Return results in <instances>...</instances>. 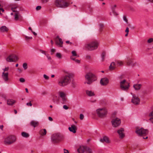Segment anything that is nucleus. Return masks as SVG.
<instances>
[{"instance_id":"29","label":"nucleus","mask_w":153,"mask_h":153,"mask_svg":"<svg viewBox=\"0 0 153 153\" xmlns=\"http://www.w3.org/2000/svg\"><path fill=\"white\" fill-rule=\"evenodd\" d=\"M141 86V85L140 84H134L133 85V87L136 90L140 89Z\"/></svg>"},{"instance_id":"15","label":"nucleus","mask_w":153,"mask_h":153,"mask_svg":"<svg viewBox=\"0 0 153 153\" xmlns=\"http://www.w3.org/2000/svg\"><path fill=\"white\" fill-rule=\"evenodd\" d=\"M55 41L56 45H59L60 47H62L63 42L62 39L59 38V36H57L55 39Z\"/></svg>"},{"instance_id":"22","label":"nucleus","mask_w":153,"mask_h":153,"mask_svg":"<svg viewBox=\"0 0 153 153\" xmlns=\"http://www.w3.org/2000/svg\"><path fill=\"white\" fill-rule=\"evenodd\" d=\"M86 93V94L89 97L94 96L95 95L94 92L91 91L87 90Z\"/></svg>"},{"instance_id":"5","label":"nucleus","mask_w":153,"mask_h":153,"mask_svg":"<svg viewBox=\"0 0 153 153\" xmlns=\"http://www.w3.org/2000/svg\"><path fill=\"white\" fill-rule=\"evenodd\" d=\"M64 139V137L62 135L58 133L54 134L51 137V140L54 143H58Z\"/></svg>"},{"instance_id":"13","label":"nucleus","mask_w":153,"mask_h":153,"mask_svg":"<svg viewBox=\"0 0 153 153\" xmlns=\"http://www.w3.org/2000/svg\"><path fill=\"white\" fill-rule=\"evenodd\" d=\"M132 95V98L131 101L134 105H137L140 104V99L138 97L134 94Z\"/></svg>"},{"instance_id":"52","label":"nucleus","mask_w":153,"mask_h":153,"mask_svg":"<svg viewBox=\"0 0 153 153\" xmlns=\"http://www.w3.org/2000/svg\"><path fill=\"white\" fill-rule=\"evenodd\" d=\"M4 11V10L2 8H0V14H1V12H3Z\"/></svg>"},{"instance_id":"44","label":"nucleus","mask_w":153,"mask_h":153,"mask_svg":"<svg viewBox=\"0 0 153 153\" xmlns=\"http://www.w3.org/2000/svg\"><path fill=\"white\" fill-rule=\"evenodd\" d=\"M41 8V7L40 6H37V7H36V10H40Z\"/></svg>"},{"instance_id":"62","label":"nucleus","mask_w":153,"mask_h":153,"mask_svg":"<svg viewBox=\"0 0 153 153\" xmlns=\"http://www.w3.org/2000/svg\"><path fill=\"white\" fill-rule=\"evenodd\" d=\"M15 8H12L11 9L13 11V12H15V13L16 12L15 10Z\"/></svg>"},{"instance_id":"27","label":"nucleus","mask_w":153,"mask_h":153,"mask_svg":"<svg viewBox=\"0 0 153 153\" xmlns=\"http://www.w3.org/2000/svg\"><path fill=\"white\" fill-rule=\"evenodd\" d=\"M47 131L45 129H42L39 131V134L41 136H44L46 134Z\"/></svg>"},{"instance_id":"20","label":"nucleus","mask_w":153,"mask_h":153,"mask_svg":"<svg viewBox=\"0 0 153 153\" xmlns=\"http://www.w3.org/2000/svg\"><path fill=\"white\" fill-rule=\"evenodd\" d=\"M100 141L102 142H105L107 143H109L110 141L108 137L106 136H104L103 137V138L100 139Z\"/></svg>"},{"instance_id":"38","label":"nucleus","mask_w":153,"mask_h":153,"mask_svg":"<svg viewBox=\"0 0 153 153\" xmlns=\"http://www.w3.org/2000/svg\"><path fill=\"white\" fill-rule=\"evenodd\" d=\"M23 67L25 69H26L27 68V64L26 63H24L23 65Z\"/></svg>"},{"instance_id":"9","label":"nucleus","mask_w":153,"mask_h":153,"mask_svg":"<svg viewBox=\"0 0 153 153\" xmlns=\"http://www.w3.org/2000/svg\"><path fill=\"white\" fill-rule=\"evenodd\" d=\"M9 69V68L8 67H5L4 68L2 69L3 72L2 73L1 76L3 79L6 82L9 80L8 71Z\"/></svg>"},{"instance_id":"3","label":"nucleus","mask_w":153,"mask_h":153,"mask_svg":"<svg viewBox=\"0 0 153 153\" xmlns=\"http://www.w3.org/2000/svg\"><path fill=\"white\" fill-rule=\"evenodd\" d=\"M85 78L86 82L85 83H87L88 84H91L94 81L96 80V77L94 74L92 73L89 72L87 73L85 76Z\"/></svg>"},{"instance_id":"19","label":"nucleus","mask_w":153,"mask_h":153,"mask_svg":"<svg viewBox=\"0 0 153 153\" xmlns=\"http://www.w3.org/2000/svg\"><path fill=\"white\" fill-rule=\"evenodd\" d=\"M68 129L70 131L75 133L76 132L77 128L75 125H72L71 126V127L68 128Z\"/></svg>"},{"instance_id":"26","label":"nucleus","mask_w":153,"mask_h":153,"mask_svg":"<svg viewBox=\"0 0 153 153\" xmlns=\"http://www.w3.org/2000/svg\"><path fill=\"white\" fill-rule=\"evenodd\" d=\"M0 30L2 32H6L8 30V29L5 26H3L0 28Z\"/></svg>"},{"instance_id":"21","label":"nucleus","mask_w":153,"mask_h":153,"mask_svg":"<svg viewBox=\"0 0 153 153\" xmlns=\"http://www.w3.org/2000/svg\"><path fill=\"white\" fill-rule=\"evenodd\" d=\"M14 20L16 21L18 20L20 16L19 13L18 12H16L14 14Z\"/></svg>"},{"instance_id":"40","label":"nucleus","mask_w":153,"mask_h":153,"mask_svg":"<svg viewBox=\"0 0 153 153\" xmlns=\"http://www.w3.org/2000/svg\"><path fill=\"white\" fill-rule=\"evenodd\" d=\"M71 86L73 88H75L76 87V84L74 82H72L71 83Z\"/></svg>"},{"instance_id":"50","label":"nucleus","mask_w":153,"mask_h":153,"mask_svg":"<svg viewBox=\"0 0 153 153\" xmlns=\"http://www.w3.org/2000/svg\"><path fill=\"white\" fill-rule=\"evenodd\" d=\"M44 77L46 79H48V77L45 74H44L43 75Z\"/></svg>"},{"instance_id":"63","label":"nucleus","mask_w":153,"mask_h":153,"mask_svg":"<svg viewBox=\"0 0 153 153\" xmlns=\"http://www.w3.org/2000/svg\"><path fill=\"white\" fill-rule=\"evenodd\" d=\"M3 125L0 126V128H1L2 130H3Z\"/></svg>"},{"instance_id":"12","label":"nucleus","mask_w":153,"mask_h":153,"mask_svg":"<svg viewBox=\"0 0 153 153\" xmlns=\"http://www.w3.org/2000/svg\"><path fill=\"white\" fill-rule=\"evenodd\" d=\"M19 58L16 55H11L9 56L6 59V60L8 62H15L17 61Z\"/></svg>"},{"instance_id":"39","label":"nucleus","mask_w":153,"mask_h":153,"mask_svg":"<svg viewBox=\"0 0 153 153\" xmlns=\"http://www.w3.org/2000/svg\"><path fill=\"white\" fill-rule=\"evenodd\" d=\"M147 42L149 43L153 42V38H151L148 39Z\"/></svg>"},{"instance_id":"25","label":"nucleus","mask_w":153,"mask_h":153,"mask_svg":"<svg viewBox=\"0 0 153 153\" xmlns=\"http://www.w3.org/2000/svg\"><path fill=\"white\" fill-rule=\"evenodd\" d=\"M58 97L56 94H53L52 96V100L53 102H55L57 101L58 100Z\"/></svg>"},{"instance_id":"10","label":"nucleus","mask_w":153,"mask_h":153,"mask_svg":"<svg viewBox=\"0 0 153 153\" xmlns=\"http://www.w3.org/2000/svg\"><path fill=\"white\" fill-rule=\"evenodd\" d=\"M129 83L125 79L120 82V87L121 89L124 91H127L128 90L129 87Z\"/></svg>"},{"instance_id":"58","label":"nucleus","mask_w":153,"mask_h":153,"mask_svg":"<svg viewBox=\"0 0 153 153\" xmlns=\"http://www.w3.org/2000/svg\"><path fill=\"white\" fill-rule=\"evenodd\" d=\"M66 42L67 44H69L70 45L72 44V43L71 42H70L69 41H67Z\"/></svg>"},{"instance_id":"18","label":"nucleus","mask_w":153,"mask_h":153,"mask_svg":"<svg viewBox=\"0 0 153 153\" xmlns=\"http://www.w3.org/2000/svg\"><path fill=\"white\" fill-rule=\"evenodd\" d=\"M39 122L34 120L31 121L30 123V125L34 128L38 126L39 125Z\"/></svg>"},{"instance_id":"43","label":"nucleus","mask_w":153,"mask_h":153,"mask_svg":"<svg viewBox=\"0 0 153 153\" xmlns=\"http://www.w3.org/2000/svg\"><path fill=\"white\" fill-rule=\"evenodd\" d=\"M84 118V116L82 114H81L80 115V119L81 120H82Z\"/></svg>"},{"instance_id":"32","label":"nucleus","mask_w":153,"mask_h":153,"mask_svg":"<svg viewBox=\"0 0 153 153\" xmlns=\"http://www.w3.org/2000/svg\"><path fill=\"white\" fill-rule=\"evenodd\" d=\"M70 58L71 60L74 61L76 63H80V60L76 59V58H75V57H73V56H71Z\"/></svg>"},{"instance_id":"59","label":"nucleus","mask_w":153,"mask_h":153,"mask_svg":"<svg viewBox=\"0 0 153 153\" xmlns=\"http://www.w3.org/2000/svg\"><path fill=\"white\" fill-rule=\"evenodd\" d=\"M125 32L127 33H128L129 32V28L128 27H127L126 28V30H125Z\"/></svg>"},{"instance_id":"16","label":"nucleus","mask_w":153,"mask_h":153,"mask_svg":"<svg viewBox=\"0 0 153 153\" xmlns=\"http://www.w3.org/2000/svg\"><path fill=\"white\" fill-rule=\"evenodd\" d=\"M117 132L119 134V138L120 139H122L125 137V134L124 129L123 128H121L119 129L117 131Z\"/></svg>"},{"instance_id":"8","label":"nucleus","mask_w":153,"mask_h":153,"mask_svg":"<svg viewBox=\"0 0 153 153\" xmlns=\"http://www.w3.org/2000/svg\"><path fill=\"white\" fill-rule=\"evenodd\" d=\"M57 94L59 97L61 98L63 103H65L67 100L66 91L62 90H59L57 92Z\"/></svg>"},{"instance_id":"51","label":"nucleus","mask_w":153,"mask_h":153,"mask_svg":"<svg viewBox=\"0 0 153 153\" xmlns=\"http://www.w3.org/2000/svg\"><path fill=\"white\" fill-rule=\"evenodd\" d=\"M55 50L54 49H51V52H52L51 54H52L53 53L55 52Z\"/></svg>"},{"instance_id":"47","label":"nucleus","mask_w":153,"mask_h":153,"mask_svg":"<svg viewBox=\"0 0 153 153\" xmlns=\"http://www.w3.org/2000/svg\"><path fill=\"white\" fill-rule=\"evenodd\" d=\"M149 116L150 117L153 116V111L149 113Z\"/></svg>"},{"instance_id":"49","label":"nucleus","mask_w":153,"mask_h":153,"mask_svg":"<svg viewBox=\"0 0 153 153\" xmlns=\"http://www.w3.org/2000/svg\"><path fill=\"white\" fill-rule=\"evenodd\" d=\"M26 105L27 106H32V104L30 102L27 103Z\"/></svg>"},{"instance_id":"28","label":"nucleus","mask_w":153,"mask_h":153,"mask_svg":"<svg viewBox=\"0 0 153 153\" xmlns=\"http://www.w3.org/2000/svg\"><path fill=\"white\" fill-rule=\"evenodd\" d=\"M16 102L15 100H13L9 99L7 100V104L9 105H12Z\"/></svg>"},{"instance_id":"33","label":"nucleus","mask_w":153,"mask_h":153,"mask_svg":"<svg viewBox=\"0 0 153 153\" xmlns=\"http://www.w3.org/2000/svg\"><path fill=\"white\" fill-rule=\"evenodd\" d=\"M22 136L25 137H27L29 136L28 134L25 132H22Z\"/></svg>"},{"instance_id":"42","label":"nucleus","mask_w":153,"mask_h":153,"mask_svg":"<svg viewBox=\"0 0 153 153\" xmlns=\"http://www.w3.org/2000/svg\"><path fill=\"white\" fill-rule=\"evenodd\" d=\"M112 12L115 16H117L118 14L116 12L115 10H112Z\"/></svg>"},{"instance_id":"2","label":"nucleus","mask_w":153,"mask_h":153,"mask_svg":"<svg viewBox=\"0 0 153 153\" xmlns=\"http://www.w3.org/2000/svg\"><path fill=\"white\" fill-rule=\"evenodd\" d=\"M69 3L66 0H55L54 5L59 8H65L68 7Z\"/></svg>"},{"instance_id":"1","label":"nucleus","mask_w":153,"mask_h":153,"mask_svg":"<svg viewBox=\"0 0 153 153\" xmlns=\"http://www.w3.org/2000/svg\"><path fill=\"white\" fill-rule=\"evenodd\" d=\"M72 76L70 75H66L60 78L58 81V85L61 86H65L69 84L71 82Z\"/></svg>"},{"instance_id":"54","label":"nucleus","mask_w":153,"mask_h":153,"mask_svg":"<svg viewBox=\"0 0 153 153\" xmlns=\"http://www.w3.org/2000/svg\"><path fill=\"white\" fill-rule=\"evenodd\" d=\"M150 122L153 124V117H151L149 119Z\"/></svg>"},{"instance_id":"57","label":"nucleus","mask_w":153,"mask_h":153,"mask_svg":"<svg viewBox=\"0 0 153 153\" xmlns=\"http://www.w3.org/2000/svg\"><path fill=\"white\" fill-rule=\"evenodd\" d=\"M86 58L88 59H90L91 58V57L89 55H88V56H86Z\"/></svg>"},{"instance_id":"11","label":"nucleus","mask_w":153,"mask_h":153,"mask_svg":"<svg viewBox=\"0 0 153 153\" xmlns=\"http://www.w3.org/2000/svg\"><path fill=\"white\" fill-rule=\"evenodd\" d=\"M136 133L140 136L146 135L148 133V131L147 129H144L143 128H137L136 131Z\"/></svg>"},{"instance_id":"56","label":"nucleus","mask_w":153,"mask_h":153,"mask_svg":"<svg viewBox=\"0 0 153 153\" xmlns=\"http://www.w3.org/2000/svg\"><path fill=\"white\" fill-rule=\"evenodd\" d=\"M40 51L41 52L45 54V55H46V54L45 53V51H44L42 50H40Z\"/></svg>"},{"instance_id":"45","label":"nucleus","mask_w":153,"mask_h":153,"mask_svg":"<svg viewBox=\"0 0 153 153\" xmlns=\"http://www.w3.org/2000/svg\"><path fill=\"white\" fill-rule=\"evenodd\" d=\"M116 7V5L115 4L114 5L111 7L112 10H115Z\"/></svg>"},{"instance_id":"34","label":"nucleus","mask_w":153,"mask_h":153,"mask_svg":"<svg viewBox=\"0 0 153 153\" xmlns=\"http://www.w3.org/2000/svg\"><path fill=\"white\" fill-rule=\"evenodd\" d=\"M87 153H92L93 152L92 149L89 148H86L85 150Z\"/></svg>"},{"instance_id":"46","label":"nucleus","mask_w":153,"mask_h":153,"mask_svg":"<svg viewBox=\"0 0 153 153\" xmlns=\"http://www.w3.org/2000/svg\"><path fill=\"white\" fill-rule=\"evenodd\" d=\"M63 108L65 110H67L68 108V107L66 105H65L63 106Z\"/></svg>"},{"instance_id":"64","label":"nucleus","mask_w":153,"mask_h":153,"mask_svg":"<svg viewBox=\"0 0 153 153\" xmlns=\"http://www.w3.org/2000/svg\"><path fill=\"white\" fill-rule=\"evenodd\" d=\"M32 32L34 35L36 36L37 35V34L35 32L33 31H32Z\"/></svg>"},{"instance_id":"23","label":"nucleus","mask_w":153,"mask_h":153,"mask_svg":"<svg viewBox=\"0 0 153 153\" xmlns=\"http://www.w3.org/2000/svg\"><path fill=\"white\" fill-rule=\"evenodd\" d=\"M86 150V148L83 146H81L78 149L79 153H84Z\"/></svg>"},{"instance_id":"41","label":"nucleus","mask_w":153,"mask_h":153,"mask_svg":"<svg viewBox=\"0 0 153 153\" xmlns=\"http://www.w3.org/2000/svg\"><path fill=\"white\" fill-rule=\"evenodd\" d=\"M19 81L21 82H25V80L23 78H21L19 79Z\"/></svg>"},{"instance_id":"37","label":"nucleus","mask_w":153,"mask_h":153,"mask_svg":"<svg viewBox=\"0 0 153 153\" xmlns=\"http://www.w3.org/2000/svg\"><path fill=\"white\" fill-rule=\"evenodd\" d=\"M116 63L118 66H122L123 65V62L120 61H116Z\"/></svg>"},{"instance_id":"53","label":"nucleus","mask_w":153,"mask_h":153,"mask_svg":"<svg viewBox=\"0 0 153 153\" xmlns=\"http://www.w3.org/2000/svg\"><path fill=\"white\" fill-rule=\"evenodd\" d=\"M64 153H69L68 150L65 149H64Z\"/></svg>"},{"instance_id":"6","label":"nucleus","mask_w":153,"mask_h":153,"mask_svg":"<svg viewBox=\"0 0 153 153\" xmlns=\"http://www.w3.org/2000/svg\"><path fill=\"white\" fill-rule=\"evenodd\" d=\"M98 45V43L97 41H93L85 44V47L88 50L92 51L97 49Z\"/></svg>"},{"instance_id":"31","label":"nucleus","mask_w":153,"mask_h":153,"mask_svg":"<svg viewBox=\"0 0 153 153\" xmlns=\"http://www.w3.org/2000/svg\"><path fill=\"white\" fill-rule=\"evenodd\" d=\"M71 53L72 56H73V57H75V58H77L79 57V55L77 54L76 51H72Z\"/></svg>"},{"instance_id":"60","label":"nucleus","mask_w":153,"mask_h":153,"mask_svg":"<svg viewBox=\"0 0 153 153\" xmlns=\"http://www.w3.org/2000/svg\"><path fill=\"white\" fill-rule=\"evenodd\" d=\"M46 55L47 56L48 59L50 60L51 59V57L49 56L48 54H46Z\"/></svg>"},{"instance_id":"17","label":"nucleus","mask_w":153,"mask_h":153,"mask_svg":"<svg viewBox=\"0 0 153 153\" xmlns=\"http://www.w3.org/2000/svg\"><path fill=\"white\" fill-rule=\"evenodd\" d=\"M109 82V80L107 78H104L101 79L100 83L101 85L103 86L106 85Z\"/></svg>"},{"instance_id":"7","label":"nucleus","mask_w":153,"mask_h":153,"mask_svg":"<svg viewBox=\"0 0 153 153\" xmlns=\"http://www.w3.org/2000/svg\"><path fill=\"white\" fill-rule=\"evenodd\" d=\"M96 111L98 116L100 118L105 117L107 113V110L105 108H98Z\"/></svg>"},{"instance_id":"14","label":"nucleus","mask_w":153,"mask_h":153,"mask_svg":"<svg viewBox=\"0 0 153 153\" xmlns=\"http://www.w3.org/2000/svg\"><path fill=\"white\" fill-rule=\"evenodd\" d=\"M112 123L114 127H117L119 126L121 123L120 120L117 118L114 119L112 121Z\"/></svg>"},{"instance_id":"48","label":"nucleus","mask_w":153,"mask_h":153,"mask_svg":"<svg viewBox=\"0 0 153 153\" xmlns=\"http://www.w3.org/2000/svg\"><path fill=\"white\" fill-rule=\"evenodd\" d=\"M123 20L124 21H125L126 22H127L128 20H127V19H126V16H123Z\"/></svg>"},{"instance_id":"36","label":"nucleus","mask_w":153,"mask_h":153,"mask_svg":"<svg viewBox=\"0 0 153 153\" xmlns=\"http://www.w3.org/2000/svg\"><path fill=\"white\" fill-rule=\"evenodd\" d=\"M106 54L104 52H103L101 54V57L102 61H103L105 59V56Z\"/></svg>"},{"instance_id":"30","label":"nucleus","mask_w":153,"mask_h":153,"mask_svg":"<svg viewBox=\"0 0 153 153\" xmlns=\"http://www.w3.org/2000/svg\"><path fill=\"white\" fill-rule=\"evenodd\" d=\"M127 65H134L133 64V61L132 59H128L126 62Z\"/></svg>"},{"instance_id":"61","label":"nucleus","mask_w":153,"mask_h":153,"mask_svg":"<svg viewBox=\"0 0 153 153\" xmlns=\"http://www.w3.org/2000/svg\"><path fill=\"white\" fill-rule=\"evenodd\" d=\"M48 119L49 120L51 121H52L53 120V119L51 117H48Z\"/></svg>"},{"instance_id":"55","label":"nucleus","mask_w":153,"mask_h":153,"mask_svg":"<svg viewBox=\"0 0 153 153\" xmlns=\"http://www.w3.org/2000/svg\"><path fill=\"white\" fill-rule=\"evenodd\" d=\"M26 39H32V37H28L27 36H26L25 37Z\"/></svg>"},{"instance_id":"24","label":"nucleus","mask_w":153,"mask_h":153,"mask_svg":"<svg viewBox=\"0 0 153 153\" xmlns=\"http://www.w3.org/2000/svg\"><path fill=\"white\" fill-rule=\"evenodd\" d=\"M116 68V64L114 62L111 63L110 66H109V70L112 71L114 70Z\"/></svg>"},{"instance_id":"35","label":"nucleus","mask_w":153,"mask_h":153,"mask_svg":"<svg viewBox=\"0 0 153 153\" xmlns=\"http://www.w3.org/2000/svg\"><path fill=\"white\" fill-rule=\"evenodd\" d=\"M56 57L59 59H61L62 57V55L60 53H57L56 54Z\"/></svg>"},{"instance_id":"4","label":"nucleus","mask_w":153,"mask_h":153,"mask_svg":"<svg viewBox=\"0 0 153 153\" xmlns=\"http://www.w3.org/2000/svg\"><path fill=\"white\" fill-rule=\"evenodd\" d=\"M16 140V138L15 136L10 135L4 139V143L6 145H10L15 143Z\"/></svg>"}]
</instances>
